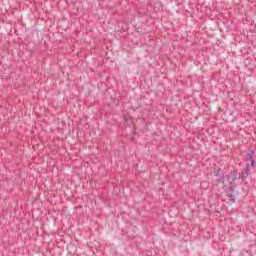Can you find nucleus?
<instances>
[{"label": "nucleus", "instance_id": "f257e3e1", "mask_svg": "<svg viewBox=\"0 0 256 256\" xmlns=\"http://www.w3.org/2000/svg\"><path fill=\"white\" fill-rule=\"evenodd\" d=\"M226 199H228V205H233V203H235V199H237V192H235V187L231 186L229 190L226 191Z\"/></svg>", "mask_w": 256, "mask_h": 256}, {"label": "nucleus", "instance_id": "f03ea898", "mask_svg": "<svg viewBox=\"0 0 256 256\" xmlns=\"http://www.w3.org/2000/svg\"><path fill=\"white\" fill-rule=\"evenodd\" d=\"M254 155L255 150H251L250 153L247 155V159L251 161L250 167H255V158H253Z\"/></svg>", "mask_w": 256, "mask_h": 256}, {"label": "nucleus", "instance_id": "7ed1b4c3", "mask_svg": "<svg viewBox=\"0 0 256 256\" xmlns=\"http://www.w3.org/2000/svg\"><path fill=\"white\" fill-rule=\"evenodd\" d=\"M251 167V165H246V169L242 172L240 179H242V181H245V179H247V177L249 176V168Z\"/></svg>", "mask_w": 256, "mask_h": 256}]
</instances>
